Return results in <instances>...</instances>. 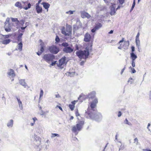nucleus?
I'll return each instance as SVG.
<instances>
[{
	"label": "nucleus",
	"mask_w": 151,
	"mask_h": 151,
	"mask_svg": "<svg viewBox=\"0 0 151 151\" xmlns=\"http://www.w3.org/2000/svg\"><path fill=\"white\" fill-rule=\"evenodd\" d=\"M92 50V45L87 46L84 50H81L76 51V54L80 59H83L85 60L87 59L89 55V52Z\"/></svg>",
	"instance_id": "obj_1"
},
{
	"label": "nucleus",
	"mask_w": 151,
	"mask_h": 151,
	"mask_svg": "<svg viewBox=\"0 0 151 151\" xmlns=\"http://www.w3.org/2000/svg\"><path fill=\"white\" fill-rule=\"evenodd\" d=\"M84 124V121L83 120L79 121L77 122L76 125L74 126L72 128V131L75 134V135L78 134L82 129Z\"/></svg>",
	"instance_id": "obj_2"
},
{
	"label": "nucleus",
	"mask_w": 151,
	"mask_h": 151,
	"mask_svg": "<svg viewBox=\"0 0 151 151\" xmlns=\"http://www.w3.org/2000/svg\"><path fill=\"white\" fill-rule=\"evenodd\" d=\"M88 112V115L91 119L94 120L97 122L100 121L102 120V116L100 113L96 111L90 114L89 112Z\"/></svg>",
	"instance_id": "obj_3"
},
{
	"label": "nucleus",
	"mask_w": 151,
	"mask_h": 151,
	"mask_svg": "<svg viewBox=\"0 0 151 151\" xmlns=\"http://www.w3.org/2000/svg\"><path fill=\"white\" fill-rule=\"evenodd\" d=\"M61 33L64 35L69 36L72 34V28L70 27H67L66 29L63 27L61 29Z\"/></svg>",
	"instance_id": "obj_4"
},
{
	"label": "nucleus",
	"mask_w": 151,
	"mask_h": 151,
	"mask_svg": "<svg viewBox=\"0 0 151 151\" xmlns=\"http://www.w3.org/2000/svg\"><path fill=\"white\" fill-rule=\"evenodd\" d=\"M41 138L37 135H35L33 138V143L35 146V147H39L41 144Z\"/></svg>",
	"instance_id": "obj_5"
},
{
	"label": "nucleus",
	"mask_w": 151,
	"mask_h": 151,
	"mask_svg": "<svg viewBox=\"0 0 151 151\" xmlns=\"http://www.w3.org/2000/svg\"><path fill=\"white\" fill-rule=\"evenodd\" d=\"M43 59L47 62L52 61L55 58V56L51 54H46L44 55Z\"/></svg>",
	"instance_id": "obj_6"
},
{
	"label": "nucleus",
	"mask_w": 151,
	"mask_h": 151,
	"mask_svg": "<svg viewBox=\"0 0 151 151\" xmlns=\"http://www.w3.org/2000/svg\"><path fill=\"white\" fill-rule=\"evenodd\" d=\"M96 106V105L93 103H91L90 105V107H88L87 111H86V115H88V111L90 112V114L92 113L96 112L97 111L95 109V107Z\"/></svg>",
	"instance_id": "obj_7"
},
{
	"label": "nucleus",
	"mask_w": 151,
	"mask_h": 151,
	"mask_svg": "<svg viewBox=\"0 0 151 151\" xmlns=\"http://www.w3.org/2000/svg\"><path fill=\"white\" fill-rule=\"evenodd\" d=\"M9 19L7 18L5 22V25L4 26V28L6 32H10L11 31V25L9 23Z\"/></svg>",
	"instance_id": "obj_8"
},
{
	"label": "nucleus",
	"mask_w": 151,
	"mask_h": 151,
	"mask_svg": "<svg viewBox=\"0 0 151 151\" xmlns=\"http://www.w3.org/2000/svg\"><path fill=\"white\" fill-rule=\"evenodd\" d=\"M48 50L51 53L55 54H57L59 51L58 48L55 45H52L50 47Z\"/></svg>",
	"instance_id": "obj_9"
},
{
	"label": "nucleus",
	"mask_w": 151,
	"mask_h": 151,
	"mask_svg": "<svg viewBox=\"0 0 151 151\" xmlns=\"http://www.w3.org/2000/svg\"><path fill=\"white\" fill-rule=\"evenodd\" d=\"M80 13L81 17L83 18H87L88 19H89L91 17V15L87 12H85V11H81Z\"/></svg>",
	"instance_id": "obj_10"
},
{
	"label": "nucleus",
	"mask_w": 151,
	"mask_h": 151,
	"mask_svg": "<svg viewBox=\"0 0 151 151\" xmlns=\"http://www.w3.org/2000/svg\"><path fill=\"white\" fill-rule=\"evenodd\" d=\"M73 51V48L70 47H64L63 49V51L66 53H70Z\"/></svg>",
	"instance_id": "obj_11"
},
{
	"label": "nucleus",
	"mask_w": 151,
	"mask_h": 151,
	"mask_svg": "<svg viewBox=\"0 0 151 151\" xmlns=\"http://www.w3.org/2000/svg\"><path fill=\"white\" fill-rule=\"evenodd\" d=\"M91 38V36L90 35L87 33L84 35V40L86 42H89L90 41Z\"/></svg>",
	"instance_id": "obj_12"
},
{
	"label": "nucleus",
	"mask_w": 151,
	"mask_h": 151,
	"mask_svg": "<svg viewBox=\"0 0 151 151\" xmlns=\"http://www.w3.org/2000/svg\"><path fill=\"white\" fill-rule=\"evenodd\" d=\"M8 74L10 78H13L15 76L14 70L12 69H10L8 72Z\"/></svg>",
	"instance_id": "obj_13"
},
{
	"label": "nucleus",
	"mask_w": 151,
	"mask_h": 151,
	"mask_svg": "<svg viewBox=\"0 0 151 151\" xmlns=\"http://www.w3.org/2000/svg\"><path fill=\"white\" fill-rule=\"evenodd\" d=\"M66 60V58L65 56L63 57L61 59H60L59 62L60 66L64 65L65 63Z\"/></svg>",
	"instance_id": "obj_14"
},
{
	"label": "nucleus",
	"mask_w": 151,
	"mask_h": 151,
	"mask_svg": "<svg viewBox=\"0 0 151 151\" xmlns=\"http://www.w3.org/2000/svg\"><path fill=\"white\" fill-rule=\"evenodd\" d=\"M96 92L94 91H92L89 93L87 96V97L89 99H93L95 96Z\"/></svg>",
	"instance_id": "obj_15"
},
{
	"label": "nucleus",
	"mask_w": 151,
	"mask_h": 151,
	"mask_svg": "<svg viewBox=\"0 0 151 151\" xmlns=\"http://www.w3.org/2000/svg\"><path fill=\"white\" fill-rule=\"evenodd\" d=\"M35 10L38 14L41 13L42 12V7H40L39 5H36Z\"/></svg>",
	"instance_id": "obj_16"
},
{
	"label": "nucleus",
	"mask_w": 151,
	"mask_h": 151,
	"mask_svg": "<svg viewBox=\"0 0 151 151\" xmlns=\"http://www.w3.org/2000/svg\"><path fill=\"white\" fill-rule=\"evenodd\" d=\"M43 5L44 8L46 9H47V11H48V9L50 6V4L47 2H44L42 3Z\"/></svg>",
	"instance_id": "obj_17"
},
{
	"label": "nucleus",
	"mask_w": 151,
	"mask_h": 151,
	"mask_svg": "<svg viewBox=\"0 0 151 151\" xmlns=\"http://www.w3.org/2000/svg\"><path fill=\"white\" fill-rule=\"evenodd\" d=\"M19 83L20 85L23 86L24 88H26L27 86V84L25 82L24 79H21L19 81Z\"/></svg>",
	"instance_id": "obj_18"
},
{
	"label": "nucleus",
	"mask_w": 151,
	"mask_h": 151,
	"mask_svg": "<svg viewBox=\"0 0 151 151\" xmlns=\"http://www.w3.org/2000/svg\"><path fill=\"white\" fill-rule=\"evenodd\" d=\"M124 43L123 48L124 50H126L128 48L129 44V42L128 41H124Z\"/></svg>",
	"instance_id": "obj_19"
},
{
	"label": "nucleus",
	"mask_w": 151,
	"mask_h": 151,
	"mask_svg": "<svg viewBox=\"0 0 151 151\" xmlns=\"http://www.w3.org/2000/svg\"><path fill=\"white\" fill-rule=\"evenodd\" d=\"M75 74V72H68L65 73V74L67 76L72 77L74 76Z\"/></svg>",
	"instance_id": "obj_20"
},
{
	"label": "nucleus",
	"mask_w": 151,
	"mask_h": 151,
	"mask_svg": "<svg viewBox=\"0 0 151 151\" xmlns=\"http://www.w3.org/2000/svg\"><path fill=\"white\" fill-rule=\"evenodd\" d=\"M130 57L132 59V60L134 61L137 58V55L134 53H130Z\"/></svg>",
	"instance_id": "obj_21"
},
{
	"label": "nucleus",
	"mask_w": 151,
	"mask_h": 151,
	"mask_svg": "<svg viewBox=\"0 0 151 151\" xmlns=\"http://www.w3.org/2000/svg\"><path fill=\"white\" fill-rule=\"evenodd\" d=\"M16 98L18 103L19 108L21 110L23 108V106L22 101H20V100L17 97H16Z\"/></svg>",
	"instance_id": "obj_22"
},
{
	"label": "nucleus",
	"mask_w": 151,
	"mask_h": 151,
	"mask_svg": "<svg viewBox=\"0 0 151 151\" xmlns=\"http://www.w3.org/2000/svg\"><path fill=\"white\" fill-rule=\"evenodd\" d=\"M116 12L115 8L113 6H112L111 8L110 14L111 15L115 14Z\"/></svg>",
	"instance_id": "obj_23"
},
{
	"label": "nucleus",
	"mask_w": 151,
	"mask_h": 151,
	"mask_svg": "<svg viewBox=\"0 0 151 151\" xmlns=\"http://www.w3.org/2000/svg\"><path fill=\"white\" fill-rule=\"evenodd\" d=\"M13 121L12 119H11L7 124V126L9 127H13Z\"/></svg>",
	"instance_id": "obj_24"
},
{
	"label": "nucleus",
	"mask_w": 151,
	"mask_h": 151,
	"mask_svg": "<svg viewBox=\"0 0 151 151\" xmlns=\"http://www.w3.org/2000/svg\"><path fill=\"white\" fill-rule=\"evenodd\" d=\"M15 6L20 9H22V8L21 2L19 1L17 2L15 4Z\"/></svg>",
	"instance_id": "obj_25"
},
{
	"label": "nucleus",
	"mask_w": 151,
	"mask_h": 151,
	"mask_svg": "<svg viewBox=\"0 0 151 151\" xmlns=\"http://www.w3.org/2000/svg\"><path fill=\"white\" fill-rule=\"evenodd\" d=\"M40 45L41 46V48L40 49V51L42 52H43L44 50V48L45 47V44L43 42H42L40 44Z\"/></svg>",
	"instance_id": "obj_26"
},
{
	"label": "nucleus",
	"mask_w": 151,
	"mask_h": 151,
	"mask_svg": "<svg viewBox=\"0 0 151 151\" xmlns=\"http://www.w3.org/2000/svg\"><path fill=\"white\" fill-rule=\"evenodd\" d=\"M11 40L10 39H7L1 41V43L7 45L9 44Z\"/></svg>",
	"instance_id": "obj_27"
},
{
	"label": "nucleus",
	"mask_w": 151,
	"mask_h": 151,
	"mask_svg": "<svg viewBox=\"0 0 151 151\" xmlns=\"http://www.w3.org/2000/svg\"><path fill=\"white\" fill-rule=\"evenodd\" d=\"M11 19L12 22H16V24H18L19 21L18 20V19L17 18H14L13 17H11Z\"/></svg>",
	"instance_id": "obj_28"
},
{
	"label": "nucleus",
	"mask_w": 151,
	"mask_h": 151,
	"mask_svg": "<svg viewBox=\"0 0 151 151\" xmlns=\"http://www.w3.org/2000/svg\"><path fill=\"white\" fill-rule=\"evenodd\" d=\"M102 26V25L100 23H98L95 26V27L98 30L99 28H101Z\"/></svg>",
	"instance_id": "obj_29"
},
{
	"label": "nucleus",
	"mask_w": 151,
	"mask_h": 151,
	"mask_svg": "<svg viewBox=\"0 0 151 151\" xmlns=\"http://www.w3.org/2000/svg\"><path fill=\"white\" fill-rule=\"evenodd\" d=\"M22 42H19L18 44V49L20 51H21L22 50Z\"/></svg>",
	"instance_id": "obj_30"
},
{
	"label": "nucleus",
	"mask_w": 151,
	"mask_h": 151,
	"mask_svg": "<svg viewBox=\"0 0 151 151\" xmlns=\"http://www.w3.org/2000/svg\"><path fill=\"white\" fill-rule=\"evenodd\" d=\"M27 4V6H25L23 7V9L25 10H27L30 8L31 7V4L30 3H28Z\"/></svg>",
	"instance_id": "obj_31"
},
{
	"label": "nucleus",
	"mask_w": 151,
	"mask_h": 151,
	"mask_svg": "<svg viewBox=\"0 0 151 151\" xmlns=\"http://www.w3.org/2000/svg\"><path fill=\"white\" fill-rule=\"evenodd\" d=\"M25 21L24 19H22L20 21H19L18 24H19L22 25V26H23L24 24Z\"/></svg>",
	"instance_id": "obj_32"
},
{
	"label": "nucleus",
	"mask_w": 151,
	"mask_h": 151,
	"mask_svg": "<svg viewBox=\"0 0 151 151\" xmlns=\"http://www.w3.org/2000/svg\"><path fill=\"white\" fill-rule=\"evenodd\" d=\"M56 136L59 137H60V135L59 134H56V133H52L51 134V137L52 138Z\"/></svg>",
	"instance_id": "obj_33"
},
{
	"label": "nucleus",
	"mask_w": 151,
	"mask_h": 151,
	"mask_svg": "<svg viewBox=\"0 0 151 151\" xmlns=\"http://www.w3.org/2000/svg\"><path fill=\"white\" fill-rule=\"evenodd\" d=\"M62 46L64 47H68L69 46V45L68 43L66 42H63L61 45Z\"/></svg>",
	"instance_id": "obj_34"
},
{
	"label": "nucleus",
	"mask_w": 151,
	"mask_h": 151,
	"mask_svg": "<svg viewBox=\"0 0 151 151\" xmlns=\"http://www.w3.org/2000/svg\"><path fill=\"white\" fill-rule=\"evenodd\" d=\"M4 37V38H8L9 37V35H1V36H0V39H1L2 37Z\"/></svg>",
	"instance_id": "obj_35"
},
{
	"label": "nucleus",
	"mask_w": 151,
	"mask_h": 151,
	"mask_svg": "<svg viewBox=\"0 0 151 151\" xmlns=\"http://www.w3.org/2000/svg\"><path fill=\"white\" fill-rule=\"evenodd\" d=\"M69 107L71 110L73 111L75 107V106L74 105H72L71 104H69Z\"/></svg>",
	"instance_id": "obj_36"
},
{
	"label": "nucleus",
	"mask_w": 151,
	"mask_h": 151,
	"mask_svg": "<svg viewBox=\"0 0 151 151\" xmlns=\"http://www.w3.org/2000/svg\"><path fill=\"white\" fill-rule=\"evenodd\" d=\"M136 44L137 46V47L138 49H139V47L140 46V41H135Z\"/></svg>",
	"instance_id": "obj_37"
},
{
	"label": "nucleus",
	"mask_w": 151,
	"mask_h": 151,
	"mask_svg": "<svg viewBox=\"0 0 151 151\" xmlns=\"http://www.w3.org/2000/svg\"><path fill=\"white\" fill-rule=\"evenodd\" d=\"M129 69L132 70L131 73H135L136 71L133 68H132L130 66L129 68Z\"/></svg>",
	"instance_id": "obj_38"
},
{
	"label": "nucleus",
	"mask_w": 151,
	"mask_h": 151,
	"mask_svg": "<svg viewBox=\"0 0 151 151\" xmlns=\"http://www.w3.org/2000/svg\"><path fill=\"white\" fill-rule=\"evenodd\" d=\"M55 41L57 43L59 42L60 41L58 35H57L56 36V37L55 38Z\"/></svg>",
	"instance_id": "obj_39"
},
{
	"label": "nucleus",
	"mask_w": 151,
	"mask_h": 151,
	"mask_svg": "<svg viewBox=\"0 0 151 151\" xmlns=\"http://www.w3.org/2000/svg\"><path fill=\"white\" fill-rule=\"evenodd\" d=\"M98 99H94L92 102V103L93 104H96V105L98 103Z\"/></svg>",
	"instance_id": "obj_40"
},
{
	"label": "nucleus",
	"mask_w": 151,
	"mask_h": 151,
	"mask_svg": "<svg viewBox=\"0 0 151 151\" xmlns=\"http://www.w3.org/2000/svg\"><path fill=\"white\" fill-rule=\"evenodd\" d=\"M128 82H130L131 84L132 83H133V80L132 78H129L128 80Z\"/></svg>",
	"instance_id": "obj_41"
},
{
	"label": "nucleus",
	"mask_w": 151,
	"mask_h": 151,
	"mask_svg": "<svg viewBox=\"0 0 151 151\" xmlns=\"http://www.w3.org/2000/svg\"><path fill=\"white\" fill-rule=\"evenodd\" d=\"M43 94V91L42 90H41L40 92V98L42 96Z\"/></svg>",
	"instance_id": "obj_42"
},
{
	"label": "nucleus",
	"mask_w": 151,
	"mask_h": 151,
	"mask_svg": "<svg viewBox=\"0 0 151 151\" xmlns=\"http://www.w3.org/2000/svg\"><path fill=\"white\" fill-rule=\"evenodd\" d=\"M46 114V112L42 110H41V112L40 114L41 115H45Z\"/></svg>",
	"instance_id": "obj_43"
},
{
	"label": "nucleus",
	"mask_w": 151,
	"mask_h": 151,
	"mask_svg": "<svg viewBox=\"0 0 151 151\" xmlns=\"http://www.w3.org/2000/svg\"><path fill=\"white\" fill-rule=\"evenodd\" d=\"M66 13V14H69V13L70 14H72L73 13V11H71V10H70L68 11V12H67Z\"/></svg>",
	"instance_id": "obj_44"
},
{
	"label": "nucleus",
	"mask_w": 151,
	"mask_h": 151,
	"mask_svg": "<svg viewBox=\"0 0 151 151\" xmlns=\"http://www.w3.org/2000/svg\"><path fill=\"white\" fill-rule=\"evenodd\" d=\"M96 30H97V29H96L95 27H94L92 29H91V32L92 33H94Z\"/></svg>",
	"instance_id": "obj_45"
},
{
	"label": "nucleus",
	"mask_w": 151,
	"mask_h": 151,
	"mask_svg": "<svg viewBox=\"0 0 151 151\" xmlns=\"http://www.w3.org/2000/svg\"><path fill=\"white\" fill-rule=\"evenodd\" d=\"M75 114L76 116H80V114L78 112V109H77V110L76 111Z\"/></svg>",
	"instance_id": "obj_46"
},
{
	"label": "nucleus",
	"mask_w": 151,
	"mask_h": 151,
	"mask_svg": "<svg viewBox=\"0 0 151 151\" xmlns=\"http://www.w3.org/2000/svg\"><path fill=\"white\" fill-rule=\"evenodd\" d=\"M64 65H61L60 66L59 64L58 65V66L59 67V68L61 69H62L63 68H64Z\"/></svg>",
	"instance_id": "obj_47"
},
{
	"label": "nucleus",
	"mask_w": 151,
	"mask_h": 151,
	"mask_svg": "<svg viewBox=\"0 0 151 151\" xmlns=\"http://www.w3.org/2000/svg\"><path fill=\"white\" fill-rule=\"evenodd\" d=\"M131 50H132L131 53H134L133 52L135 50V47L134 46H132L131 47Z\"/></svg>",
	"instance_id": "obj_48"
},
{
	"label": "nucleus",
	"mask_w": 151,
	"mask_h": 151,
	"mask_svg": "<svg viewBox=\"0 0 151 151\" xmlns=\"http://www.w3.org/2000/svg\"><path fill=\"white\" fill-rule=\"evenodd\" d=\"M132 66L133 67H134L135 66V62H134V61L132 60Z\"/></svg>",
	"instance_id": "obj_49"
},
{
	"label": "nucleus",
	"mask_w": 151,
	"mask_h": 151,
	"mask_svg": "<svg viewBox=\"0 0 151 151\" xmlns=\"http://www.w3.org/2000/svg\"><path fill=\"white\" fill-rule=\"evenodd\" d=\"M17 40L18 42H22V38L18 36Z\"/></svg>",
	"instance_id": "obj_50"
},
{
	"label": "nucleus",
	"mask_w": 151,
	"mask_h": 151,
	"mask_svg": "<svg viewBox=\"0 0 151 151\" xmlns=\"http://www.w3.org/2000/svg\"><path fill=\"white\" fill-rule=\"evenodd\" d=\"M129 122L128 121V120L126 118L124 120V123L125 124H127V123H128Z\"/></svg>",
	"instance_id": "obj_51"
},
{
	"label": "nucleus",
	"mask_w": 151,
	"mask_h": 151,
	"mask_svg": "<svg viewBox=\"0 0 151 151\" xmlns=\"http://www.w3.org/2000/svg\"><path fill=\"white\" fill-rule=\"evenodd\" d=\"M124 148V146L121 145L119 147V150H122Z\"/></svg>",
	"instance_id": "obj_52"
},
{
	"label": "nucleus",
	"mask_w": 151,
	"mask_h": 151,
	"mask_svg": "<svg viewBox=\"0 0 151 151\" xmlns=\"http://www.w3.org/2000/svg\"><path fill=\"white\" fill-rule=\"evenodd\" d=\"M56 61H55L54 62H52L50 65L52 66H54L55 65L56 63Z\"/></svg>",
	"instance_id": "obj_53"
},
{
	"label": "nucleus",
	"mask_w": 151,
	"mask_h": 151,
	"mask_svg": "<svg viewBox=\"0 0 151 151\" xmlns=\"http://www.w3.org/2000/svg\"><path fill=\"white\" fill-rule=\"evenodd\" d=\"M119 2L120 4H123L124 1V0H119Z\"/></svg>",
	"instance_id": "obj_54"
},
{
	"label": "nucleus",
	"mask_w": 151,
	"mask_h": 151,
	"mask_svg": "<svg viewBox=\"0 0 151 151\" xmlns=\"http://www.w3.org/2000/svg\"><path fill=\"white\" fill-rule=\"evenodd\" d=\"M122 112L121 111H119L118 112V116L119 117H120L122 115Z\"/></svg>",
	"instance_id": "obj_55"
},
{
	"label": "nucleus",
	"mask_w": 151,
	"mask_h": 151,
	"mask_svg": "<svg viewBox=\"0 0 151 151\" xmlns=\"http://www.w3.org/2000/svg\"><path fill=\"white\" fill-rule=\"evenodd\" d=\"M135 2H134V1L133 2L131 8H134L135 6Z\"/></svg>",
	"instance_id": "obj_56"
},
{
	"label": "nucleus",
	"mask_w": 151,
	"mask_h": 151,
	"mask_svg": "<svg viewBox=\"0 0 151 151\" xmlns=\"http://www.w3.org/2000/svg\"><path fill=\"white\" fill-rule=\"evenodd\" d=\"M77 101H72L71 102V104H71L72 105H74V106H75L76 102Z\"/></svg>",
	"instance_id": "obj_57"
},
{
	"label": "nucleus",
	"mask_w": 151,
	"mask_h": 151,
	"mask_svg": "<svg viewBox=\"0 0 151 151\" xmlns=\"http://www.w3.org/2000/svg\"><path fill=\"white\" fill-rule=\"evenodd\" d=\"M125 68H125V67H124V68H123L122 69V71H121V75H122V73H123V72L124 71V70H125Z\"/></svg>",
	"instance_id": "obj_58"
},
{
	"label": "nucleus",
	"mask_w": 151,
	"mask_h": 151,
	"mask_svg": "<svg viewBox=\"0 0 151 151\" xmlns=\"http://www.w3.org/2000/svg\"><path fill=\"white\" fill-rule=\"evenodd\" d=\"M56 107H58L59 108V109L60 110H61V111H63V109H62V108L60 106H59L58 105H57L56 106Z\"/></svg>",
	"instance_id": "obj_59"
},
{
	"label": "nucleus",
	"mask_w": 151,
	"mask_h": 151,
	"mask_svg": "<svg viewBox=\"0 0 151 151\" xmlns=\"http://www.w3.org/2000/svg\"><path fill=\"white\" fill-rule=\"evenodd\" d=\"M124 41V38H123L122 39L120 40L118 42L119 44H120L122 42Z\"/></svg>",
	"instance_id": "obj_60"
},
{
	"label": "nucleus",
	"mask_w": 151,
	"mask_h": 151,
	"mask_svg": "<svg viewBox=\"0 0 151 151\" xmlns=\"http://www.w3.org/2000/svg\"><path fill=\"white\" fill-rule=\"evenodd\" d=\"M85 61H82L81 63H80V64L81 65H83L84 64V63H85Z\"/></svg>",
	"instance_id": "obj_61"
},
{
	"label": "nucleus",
	"mask_w": 151,
	"mask_h": 151,
	"mask_svg": "<svg viewBox=\"0 0 151 151\" xmlns=\"http://www.w3.org/2000/svg\"><path fill=\"white\" fill-rule=\"evenodd\" d=\"M43 52H42L41 51H40V52H37V55H41V54Z\"/></svg>",
	"instance_id": "obj_62"
},
{
	"label": "nucleus",
	"mask_w": 151,
	"mask_h": 151,
	"mask_svg": "<svg viewBox=\"0 0 151 151\" xmlns=\"http://www.w3.org/2000/svg\"><path fill=\"white\" fill-rule=\"evenodd\" d=\"M55 97L56 98H60V96L59 94L55 95Z\"/></svg>",
	"instance_id": "obj_63"
},
{
	"label": "nucleus",
	"mask_w": 151,
	"mask_h": 151,
	"mask_svg": "<svg viewBox=\"0 0 151 151\" xmlns=\"http://www.w3.org/2000/svg\"><path fill=\"white\" fill-rule=\"evenodd\" d=\"M26 28V26H25L24 27H21V29H22V30H24Z\"/></svg>",
	"instance_id": "obj_64"
}]
</instances>
